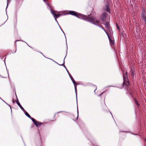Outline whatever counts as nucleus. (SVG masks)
Returning <instances> with one entry per match:
<instances>
[{"instance_id":"f257e3e1","label":"nucleus","mask_w":146,"mask_h":146,"mask_svg":"<svg viewBox=\"0 0 146 146\" xmlns=\"http://www.w3.org/2000/svg\"><path fill=\"white\" fill-rule=\"evenodd\" d=\"M81 16L83 19L87 21L91 22V23L92 22H94L95 23L96 22L97 23L100 22L99 21L96 20V18L94 16L90 17L89 15L87 16L84 15H82Z\"/></svg>"},{"instance_id":"f03ea898","label":"nucleus","mask_w":146,"mask_h":146,"mask_svg":"<svg viewBox=\"0 0 146 146\" xmlns=\"http://www.w3.org/2000/svg\"><path fill=\"white\" fill-rule=\"evenodd\" d=\"M127 76V74L126 73L125 74H123V87H126L129 85V81L126 78V76Z\"/></svg>"},{"instance_id":"7ed1b4c3","label":"nucleus","mask_w":146,"mask_h":146,"mask_svg":"<svg viewBox=\"0 0 146 146\" xmlns=\"http://www.w3.org/2000/svg\"><path fill=\"white\" fill-rule=\"evenodd\" d=\"M69 14L72 15L74 16L79 19H82L81 16L82 14L78 13L75 11H69Z\"/></svg>"},{"instance_id":"20e7f679","label":"nucleus","mask_w":146,"mask_h":146,"mask_svg":"<svg viewBox=\"0 0 146 146\" xmlns=\"http://www.w3.org/2000/svg\"><path fill=\"white\" fill-rule=\"evenodd\" d=\"M48 10L50 11L51 13L53 15L54 18H58L61 15H61L59 14H56V13H58V12L56 11H53L52 9V7Z\"/></svg>"},{"instance_id":"39448f33","label":"nucleus","mask_w":146,"mask_h":146,"mask_svg":"<svg viewBox=\"0 0 146 146\" xmlns=\"http://www.w3.org/2000/svg\"><path fill=\"white\" fill-rule=\"evenodd\" d=\"M141 18L145 24L146 23V17L145 15V12H143L141 15Z\"/></svg>"},{"instance_id":"423d86ee","label":"nucleus","mask_w":146,"mask_h":146,"mask_svg":"<svg viewBox=\"0 0 146 146\" xmlns=\"http://www.w3.org/2000/svg\"><path fill=\"white\" fill-rule=\"evenodd\" d=\"M107 15L106 13H104L101 15V18L102 21L104 22L106 21Z\"/></svg>"},{"instance_id":"0eeeda50","label":"nucleus","mask_w":146,"mask_h":146,"mask_svg":"<svg viewBox=\"0 0 146 146\" xmlns=\"http://www.w3.org/2000/svg\"><path fill=\"white\" fill-rule=\"evenodd\" d=\"M15 95L17 99V100H16V103L18 105L19 107L21 109V110L25 112V110L24 109V108L22 107V106H21L19 102L17 97V96L16 95V94H15Z\"/></svg>"},{"instance_id":"6e6552de","label":"nucleus","mask_w":146,"mask_h":146,"mask_svg":"<svg viewBox=\"0 0 146 146\" xmlns=\"http://www.w3.org/2000/svg\"><path fill=\"white\" fill-rule=\"evenodd\" d=\"M103 24L108 30H110L111 29V27L110 25V24L109 22H106V23H103Z\"/></svg>"},{"instance_id":"1a4fd4ad","label":"nucleus","mask_w":146,"mask_h":146,"mask_svg":"<svg viewBox=\"0 0 146 146\" xmlns=\"http://www.w3.org/2000/svg\"><path fill=\"white\" fill-rule=\"evenodd\" d=\"M104 10L106 11L109 13H110V10L109 7V6L108 5H105L104 7Z\"/></svg>"},{"instance_id":"9d476101","label":"nucleus","mask_w":146,"mask_h":146,"mask_svg":"<svg viewBox=\"0 0 146 146\" xmlns=\"http://www.w3.org/2000/svg\"><path fill=\"white\" fill-rule=\"evenodd\" d=\"M106 33L108 35L109 41L111 43V44L112 45H114V41L113 40H111L110 36H109V35H108V33L107 32H106Z\"/></svg>"},{"instance_id":"9b49d317","label":"nucleus","mask_w":146,"mask_h":146,"mask_svg":"<svg viewBox=\"0 0 146 146\" xmlns=\"http://www.w3.org/2000/svg\"><path fill=\"white\" fill-rule=\"evenodd\" d=\"M44 2L47 6V8L49 9L51 7V6L47 2V1L46 0H43Z\"/></svg>"},{"instance_id":"f8f14e48","label":"nucleus","mask_w":146,"mask_h":146,"mask_svg":"<svg viewBox=\"0 0 146 146\" xmlns=\"http://www.w3.org/2000/svg\"><path fill=\"white\" fill-rule=\"evenodd\" d=\"M121 132H124V133H131V134H132V135H138V134H135V133H131V132L130 131H121V130H120L119 131V133H121Z\"/></svg>"},{"instance_id":"ddd939ff","label":"nucleus","mask_w":146,"mask_h":146,"mask_svg":"<svg viewBox=\"0 0 146 146\" xmlns=\"http://www.w3.org/2000/svg\"><path fill=\"white\" fill-rule=\"evenodd\" d=\"M92 23L94 25L96 26H97L98 27L101 28V29H102L106 33V31L105 30V29L102 27V25L100 26L99 25H98L96 24L94 22H92Z\"/></svg>"},{"instance_id":"4468645a","label":"nucleus","mask_w":146,"mask_h":146,"mask_svg":"<svg viewBox=\"0 0 146 146\" xmlns=\"http://www.w3.org/2000/svg\"><path fill=\"white\" fill-rule=\"evenodd\" d=\"M67 50H68V49L67 48V50H66V54L65 56V57H64V60H63V63L62 64H58V65L59 66H64L65 65H64V63H65V62H64V60H65V58H66V55H67Z\"/></svg>"},{"instance_id":"2eb2a0df","label":"nucleus","mask_w":146,"mask_h":146,"mask_svg":"<svg viewBox=\"0 0 146 146\" xmlns=\"http://www.w3.org/2000/svg\"><path fill=\"white\" fill-rule=\"evenodd\" d=\"M131 77L133 78L134 77V74H135V71L133 70H132L131 71Z\"/></svg>"},{"instance_id":"dca6fc26","label":"nucleus","mask_w":146,"mask_h":146,"mask_svg":"<svg viewBox=\"0 0 146 146\" xmlns=\"http://www.w3.org/2000/svg\"><path fill=\"white\" fill-rule=\"evenodd\" d=\"M128 94L129 95L130 97L133 98V92L131 91H128L127 92Z\"/></svg>"},{"instance_id":"f3484780","label":"nucleus","mask_w":146,"mask_h":146,"mask_svg":"<svg viewBox=\"0 0 146 146\" xmlns=\"http://www.w3.org/2000/svg\"><path fill=\"white\" fill-rule=\"evenodd\" d=\"M71 80L72 81L73 84H74V85H75V84H76V85L79 84H77V83L75 81L74 79H73V77H71Z\"/></svg>"},{"instance_id":"a211bd4d","label":"nucleus","mask_w":146,"mask_h":146,"mask_svg":"<svg viewBox=\"0 0 146 146\" xmlns=\"http://www.w3.org/2000/svg\"><path fill=\"white\" fill-rule=\"evenodd\" d=\"M23 41V42H24V41H23V40H16L15 42V47H16V46H17V44H16V42H17V41ZM25 42V41H24ZM25 42L27 44V45L29 46V45H28V44H27V43L26 42ZM29 46L31 48H32L30 46Z\"/></svg>"},{"instance_id":"6ab92c4d","label":"nucleus","mask_w":146,"mask_h":146,"mask_svg":"<svg viewBox=\"0 0 146 146\" xmlns=\"http://www.w3.org/2000/svg\"><path fill=\"white\" fill-rule=\"evenodd\" d=\"M74 85V87L75 92V93H76V100H77V91H76V86H75V85Z\"/></svg>"},{"instance_id":"aec40b11","label":"nucleus","mask_w":146,"mask_h":146,"mask_svg":"<svg viewBox=\"0 0 146 146\" xmlns=\"http://www.w3.org/2000/svg\"><path fill=\"white\" fill-rule=\"evenodd\" d=\"M24 112H25V115L26 116H27V117H28L29 118L30 117H31V116H30V115L26 111H25Z\"/></svg>"},{"instance_id":"412c9836","label":"nucleus","mask_w":146,"mask_h":146,"mask_svg":"<svg viewBox=\"0 0 146 146\" xmlns=\"http://www.w3.org/2000/svg\"><path fill=\"white\" fill-rule=\"evenodd\" d=\"M38 121H36L35 122H34V123L35 124L36 127H38L39 126Z\"/></svg>"},{"instance_id":"4be33fe9","label":"nucleus","mask_w":146,"mask_h":146,"mask_svg":"<svg viewBox=\"0 0 146 146\" xmlns=\"http://www.w3.org/2000/svg\"><path fill=\"white\" fill-rule=\"evenodd\" d=\"M41 53V54H42L43 55V56L44 57H45L46 58V57H45V56H44L43 55V54L42 53ZM48 58V59H49L50 60H52V61H53V62H54L56 64H58V63L57 62H56L54 60H53L52 59H51V58Z\"/></svg>"},{"instance_id":"5701e85b","label":"nucleus","mask_w":146,"mask_h":146,"mask_svg":"<svg viewBox=\"0 0 146 146\" xmlns=\"http://www.w3.org/2000/svg\"><path fill=\"white\" fill-rule=\"evenodd\" d=\"M135 104L137 105V106H139V104L138 102V101L135 99Z\"/></svg>"},{"instance_id":"b1692460","label":"nucleus","mask_w":146,"mask_h":146,"mask_svg":"<svg viewBox=\"0 0 146 146\" xmlns=\"http://www.w3.org/2000/svg\"><path fill=\"white\" fill-rule=\"evenodd\" d=\"M76 102H77V116L76 117V119H78V103H77V100H76Z\"/></svg>"},{"instance_id":"393cba45","label":"nucleus","mask_w":146,"mask_h":146,"mask_svg":"<svg viewBox=\"0 0 146 146\" xmlns=\"http://www.w3.org/2000/svg\"><path fill=\"white\" fill-rule=\"evenodd\" d=\"M30 119L31 120L33 121V123H34V122H35L36 121V120L34 118H32L31 117L30 118Z\"/></svg>"},{"instance_id":"a878e982","label":"nucleus","mask_w":146,"mask_h":146,"mask_svg":"<svg viewBox=\"0 0 146 146\" xmlns=\"http://www.w3.org/2000/svg\"><path fill=\"white\" fill-rule=\"evenodd\" d=\"M61 31H62V32L63 33H64V36H65V38H66V47H67V43L66 39V36H65V33H64V32H63V31H62V30H61Z\"/></svg>"},{"instance_id":"bb28decb","label":"nucleus","mask_w":146,"mask_h":146,"mask_svg":"<svg viewBox=\"0 0 146 146\" xmlns=\"http://www.w3.org/2000/svg\"><path fill=\"white\" fill-rule=\"evenodd\" d=\"M70 78L71 79V77H72V76L71 75V74H70V73H69V71H68V70H67V71Z\"/></svg>"},{"instance_id":"cd10ccee","label":"nucleus","mask_w":146,"mask_h":146,"mask_svg":"<svg viewBox=\"0 0 146 146\" xmlns=\"http://www.w3.org/2000/svg\"><path fill=\"white\" fill-rule=\"evenodd\" d=\"M116 27L117 29L118 30H119L120 27L119 26L117 25V23H116Z\"/></svg>"},{"instance_id":"c85d7f7f","label":"nucleus","mask_w":146,"mask_h":146,"mask_svg":"<svg viewBox=\"0 0 146 146\" xmlns=\"http://www.w3.org/2000/svg\"><path fill=\"white\" fill-rule=\"evenodd\" d=\"M5 103L7 104V105H8L10 108V109H11V112H12V110H11V106L9 105V104H7V103L6 102H5Z\"/></svg>"},{"instance_id":"c756f323","label":"nucleus","mask_w":146,"mask_h":146,"mask_svg":"<svg viewBox=\"0 0 146 146\" xmlns=\"http://www.w3.org/2000/svg\"><path fill=\"white\" fill-rule=\"evenodd\" d=\"M38 123L39 126H40L41 125H43V123H41V122H39V121H38Z\"/></svg>"},{"instance_id":"7c9ffc66","label":"nucleus","mask_w":146,"mask_h":146,"mask_svg":"<svg viewBox=\"0 0 146 146\" xmlns=\"http://www.w3.org/2000/svg\"><path fill=\"white\" fill-rule=\"evenodd\" d=\"M7 7H6V9L8 7V3L10 1H9V0H7Z\"/></svg>"},{"instance_id":"2f4dec72","label":"nucleus","mask_w":146,"mask_h":146,"mask_svg":"<svg viewBox=\"0 0 146 146\" xmlns=\"http://www.w3.org/2000/svg\"><path fill=\"white\" fill-rule=\"evenodd\" d=\"M105 92V91L103 92L102 93H101L100 94V95H98V96H100L101 95H102Z\"/></svg>"},{"instance_id":"473e14b6","label":"nucleus","mask_w":146,"mask_h":146,"mask_svg":"<svg viewBox=\"0 0 146 146\" xmlns=\"http://www.w3.org/2000/svg\"><path fill=\"white\" fill-rule=\"evenodd\" d=\"M109 86H111V87H117L116 86H107L106 87H105L104 88H105L108 87H109Z\"/></svg>"},{"instance_id":"72a5a7b5","label":"nucleus","mask_w":146,"mask_h":146,"mask_svg":"<svg viewBox=\"0 0 146 146\" xmlns=\"http://www.w3.org/2000/svg\"><path fill=\"white\" fill-rule=\"evenodd\" d=\"M65 112V113H69V112H67L65 111H59V112H58L57 113H60V112Z\"/></svg>"},{"instance_id":"f704fd0d","label":"nucleus","mask_w":146,"mask_h":146,"mask_svg":"<svg viewBox=\"0 0 146 146\" xmlns=\"http://www.w3.org/2000/svg\"><path fill=\"white\" fill-rule=\"evenodd\" d=\"M6 69H7V73L8 74V76H9V71H8L7 70V68H6Z\"/></svg>"},{"instance_id":"c9c22d12","label":"nucleus","mask_w":146,"mask_h":146,"mask_svg":"<svg viewBox=\"0 0 146 146\" xmlns=\"http://www.w3.org/2000/svg\"><path fill=\"white\" fill-rule=\"evenodd\" d=\"M54 18L55 19V20L56 21L57 23H58V25H59L58 23V21H57V20H56V18Z\"/></svg>"},{"instance_id":"e433bc0d","label":"nucleus","mask_w":146,"mask_h":146,"mask_svg":"<svg viewBox=\"0 0 146 146\" xmlns=\"http://www.w3.org/2000/svg\"><path fill=\"white\" fill-rule=\"evenodd\" d=\"M96 88L95 90H94V92H95V91L97 89V87L96 86H94Z\"/></svg>"},{"instance_id":"4c0bfd02","label":"nucleus","mask_w":146,"mask_h":146,"mask_svg":"<svg viewBox=\"0 0 146 146\" xmlns=\"http://www.w3.org/2000/svg\"><path fill=\"white\" fill-rule=\"evenodd\" d=\"M4 57L1 56H0V58H1V59H3Z\"/></svg>"},{"instance_id":"58836bf2","label":"nucleus","mask_w":146,"mask_h":146,"mask_svg":"<svg viewBox=\"0 0 146 146\" xmlns=\"http://www.w3.org/2000/svg\"><path fill=\"white\" fill-rule=\"evenodd\" d=\"M64 67L65 68V69H66V71H67V70H68L66 68V66H65V65H64Z\"/></svg>"},{"instance_id":"ea45409f","label":"nucleus","mask_w":146,"mask_h":146,"mask_svg":"<svg viewBox=\"0 0 146 146\" xmlns=\"http://www.w3.org/2000/svg\"><path fill=\"white\" fill-rule=\"evenodd\" d=\"M12 102H13V103H14V104H15V101H14V100L13 99V100H12Z\"/></svg>"},{"instance_id":"a19ab883","label":"nucleus","mask_w":146,"mask_h":146,"mask_svg":"<svg viewBox=\"0 0 146 146\" xmlns=\"http://www.w3.org/2000/svg\"><path fill=\"white\" fill-rule=\"evenodd\" d=\"M0 77L2 78H5L3 76H1V75L0 74Z\"/></svg>"},{"instance_id":"79ce46f5","label":"nucleus","mask_w":146,"mask_h":146,"mask_svg":"<svg viewBox=\"0 0 146 146\" xmlns=\"http://www.w3.org/2000/svg\"><path fill=\"white\" fill-rule=\"evenodd\" d=\"M6 58L5 57L4 59V63H5V59H6Z\"/></svg>"},{"instance_id":"37998d69","label":"nucleus","mask_w":146,"mask_h":146,"mask_svg":"<svg viewBox=\"0 0 146 146\" xmlns=\"http://www.w3.org/2000/svg\"><path fill=\"white\" fill-rule=\"evenodd\" d=\"M144 141L146 142V137L145 139L144 140Z\"/></svg>"},{"instance_id":"c03bdc74","label":"nucleus","mask_w":146,"mask_h":146,"mask_svg":"<svg viewBox=\"0 0 146 146\" xmlns=\"http://www.w3.org/2000/svg\"><path fill=\"white\" fill-rule=\"evenodd\" d=\"M59 25V27H60V29H61V30H62V29H61V27H60V25Z\"/></svg>"},{"instance_id":"a18cd8bd","label":"nucleus","mask_w":146,"mask_h":146,"mask_svg":"<svg viewBox=\"0 0 146 146\" xmlns=\"http://www.w3.org/2000/svg\"><path fill=\"white\" fill-rule=\"evenodd\" d=\"M59 25V27H60V29H61V30H62V29H61V27H60V25Z\"/></svg>"},{"instance_id":"49530a36","label":"nucleus","mask_w":146,"mask_h":146,"mask_svg":"<svg viewBox=\"0 0 146 146\" xmlns=\"http://www.w3.org/2000/svg\"><path fill=\"white\" fill-rule=\"evenodd\" d=\"M2 100L5 103V102L3 100Z\"/></svg>"},{"instance_id":"de8ad7c7","label":"nucleus","mask_w":146,"mask_h":146,"mask_svg":"<svg viewBox=\"0 0 146 146\" xmlns=\"http://www.w3.org/2000/svg\"><path fill=\"white\" fill-rule=\"evenodd\" d=\"M5 24V23H4L3 24H2L1 25H1H4Z\"/></svg>"},{"instance_id":"09e8293b","label":"nucleus","mask_w":146,"mask_h":146,"mask_svg":"<svg viewBox=\"0 0 146 146\" xmlns=\"http://www.w3.org/2000/svg\"><path fill=\"white\" fill-rule=\"evenodd\" d=\"M5 24V23H4L3 24H2L1 25H1H4Z\"/></svg>"},{"instance_id":"8fccbe9b","label":"nucleus","mask_w":146,"mask_h":146,"mask_svg":"<svg viewBox=\"0 0 146 146\" xmlns=\"http://www.w3.org/2000/svg\"><path fill=\"white\" fill-rule=\"evenodd\" d=\"M5 24V23H4L3 24H2L1 25H1H4Z\"/></svg>"},{"instance_id":"3c124183","label":"nucleus","mask_w":146,"mask_h":146,"mask_svg":"<svg viewBox=\"0 0 146 146\" xmlns=\"http://www.w3.org/2000/svg\"><path fill=\"white\" fill-rule=\"evenodd\" d=\"M5 24V23H4L3 24H2L1 25H1H4Z\"/></svg>"},{"instance_id":"603ef678","label":"nucleus","mask_w":146,"mask_h":146,"mask_svg":"<svg viewBox=\"0 0 146 146\" xmlns=\"http://www.w3.org/2000/svg\"><path fill=\"white\" fill-rule=\"evenodd\" d=\"M5 24V23H4L3 24H2L1 25H1H4Z\"/></svg>"},{"instance_id":"864d4df0","label":"nucleus","mask_w":146,"mask_h":146,"mask_svg":"<svg viewBox=\"0 0 146 146\" xmlns=\"http://www.w3.org/2000/svg\"><path fill=\"white\" fill-rule=\"evenodd\" d=\"M5 24V23H4L3 24H2L1 25H1H4Z\"/></svg>"},{"instance_id":"5fc2aeb1","label":"nucleus","mask_w":146,"mask_h":146,"mask_svg":"<svg viewBox=\"0 0 146 146\" xmlns=\"http://www.w3.org/2000/svg\"><path fill=\"white\" fill-rule=\"evenodd\" d=\"M5 24V23H4L3 24H2L1 25H1H4Z\"/></svg>"},{"instance_id":"6e6d98bb","label":"nucleus","mask_w":146,"mask_h":146,"mask_svg":"<svg viewBox=\"0 0 146 146\" xmlns=\"http://www.w3.org/2000/svg\"><path fill=\"white\" fill-rule=\"evenodd\" d=\"M5 24V23H4L3 24H2L1 25H1H4Z\"/></svg>"},{"instance_id":"4d7b16f0","label":"nucleus","mask_w":146,"mask_h":146,"mask_svg":"<svg viewBox=\"0 0 146 146\" xmlns=\"http://www.w3.org/2000/svg\"><path fill=\"white\" fill-rule=\"evenodd\" d=\"M110 112V113L111 114V115H112V117H113V115H112V114H111V113Z\"/></svg>"},{"instance_id":"13d9d810","label":"nucleus","mask_w":146,"mask_h":146,"mask_svg":"<svg viewBox=\"0 0 146 146\" xmlns=\"http://www.w3.org/2000/svg\"><path fill=\"white\" fill-rule=\"evenodd\" d=\"M16 52V49L15 51V52H14V53Z\"/></svg>"},{"instance_id":"bf43d9fd","label":"nucleus","mask_w":146,"mask_h":146,"mask_svg":"<svg viewBox=\"0 0 146 146\" xmlns=\"http://www.w3.org/2000/svg\"><path fill=\"white\" fill-rule=\"evenodd\" d=\"M1 98L0 97V99H1Z\"/></svg>"},{"instance_id":"052dcab7","label":"nucleus","mask_w":146,"mask_h":146,"mask_svg":"<svg viewBox=\"0 0 146 146\" xmlns=\"http://www.w3.org/2000/svg\"><path fill=\"white\" fill-rule=\"evenodd\" d=\"M1 98L0 97V99H1Z\"/></svg>"}]
</instances>
